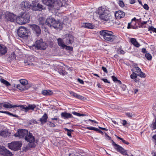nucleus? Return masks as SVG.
I'll use <instances>...</instances> for the list:
<instances>
[{"mask_svg":"<svg viewBox=\"0 0 156 156\" xmlns=\"http://www.w3.org/2000/svg\"><path fill=\"white\" fill-rule=\"evenodd\" d=\"M38 20L40 24L42 26L45 24L49 27H52L55 29H59L60 30L62 28L63 24L60 21L56 20L54 17L51 16L48 17L46 21L44 18L42 17H39Z\"/></svg>","mask_w":156,"mask_h":156,"instance_id":"obj_1","label":"nucleus"},{"mask_svg":"<svg viewBox=\"0 0 156 156\" xmlns=\"http://www.w3.org/2000/svg\"><path fill=\"white\" fill-rule=\"evenodd\" d=\"M101 36L106 42H110L113 44H116L119 42L118 37L114 35V33L107 30H103L99 32Z\"/></svg>","mask_w":156,"mask_h":156,"instance_id":"obj_2","label":"nucleus"},{"mask_svg":"<svg viewBox=\"0 0 156 156\" xmlns=\"http://www.w3.org/2000/svg\"><path fill=\"white\" fill-rule=\"evenodd\" d=\"M98 13L99 15L100 19L104 21H110V15L109 11L106 8L102 7L98 8Z\"/></svg>","mask_w":156,"mask_h":156,"instance_id":"obj_3","label":"nucleus"},{"mask_svg":"<svg viewBox=\"0 0 156 156\" xmlns=\"http://www.w3.org/2000/svg\"><path fill=\"white\" fill-rule=\"evenodd\" d=\"M30 15L29 13H22L21 14L16 18L17 23L20 24H25L29 22Z\"/></svg>","mask_w":156,"mask_h":156,"instance_id":"obj_4","label":"nucleus"},{"mask_svg":"<svg viewBox=\"0 0 156 156\" xmlns=\"http://www.w3.org/2000/svg\"><path fill=\"white\" fill-rule=\"evenodd\" d=\"M112 145L116 151L124 155L129 156L126 150L119 145L116 144L113 140H112Z\"/></svg>","mask_w":156,"mask_h":156,"instance_id":"obj_5","label":"nucleus"},{"mask_svg":"<svg viewBox=\"0 0 156 156\" xmlns=\"http://www.w3.org/2000/svg\"><path fill=\"white\" fill-rule=\"evenodd\" d=\"M25 139L26 141L29 142L28 145L30 147H35L36 144L34 143L35 141V138L31 133H29L25 137Z\"/></svg>","mask_w":156,"mask_h":156,"instance_id":"obj_6","label":"nucleus"},{"mask_svg":"<svg viewBox=\"0 0 156 156\" xmlns=\"http://www.w3.org/2000/svg\"><path fill=\"white\" fill-rule=\"evenodd\" d=\"M22 145V144L19 142L15 141L9 144L8 147L11 150L14 151H17L20 149Z\"/></svg>","mask_w":156,"mask_h":156,"instance_id":"obj_7","label":"nucleus"},{"mask_svg":"<svg viewBox=\"0 0 156 156\" xmlns=\"http://www.w3.org/2000/svg\"><path fill=\"white\" fill-rule=\"evenodd\" d=\"M16 16L12 13L8 12H5V19L7 22H13L16 19Z\"/></svg>","mask_w":156,"mask_h":156,"instance_id":"obj_8","label":"nucleus"},{"mask_svg":"<svg viewBox=\"0 0 156 156\" xmlns=\"http://www.w3.org/2000/svg\"><path fill=\"white\" fill-rule=\"evenodd\" d=\"M28 134V132L26 129H19L18 130L17 132L14 134V136L15 137H18L21 138L25 137Z\"/></svg>","mask_w":156,"mask_h":156,"instance_id":"obj_9","label":"nucleus"},{"mask_svg":"<svg viewBox=\"0 0 156 156\" xmlns=\"http://www.w3.org/2000/svg\"><path fill=\"white\" fill-rule=\"evenodd\" d=\"M34 45L38 49L44 50L46 49V44L43 42V40L41 38L40 40H37Z\"/></svg>","mask_w":156,"mask_h":156,"instance_id":"obj_10","label":"nucleus"},{"mask_svg":"<svg viewBox=\"0 0 156 156\" xmlns=\"http://www.w3.org/2000/svg\"><path fill=\"white\" fill-rule=\"evenodd\" d=\"M132 73H134L137 74L138 76L144 78L146 77L145 74L141 71L140 69L138 66H134L131 70Z\"/></svg>","mask_w":156,"mask_h":156,"instance_id":"obj_11","label":"nucleus"},{"mask_svg":"<svg viewBox=\"0 0 156 156\" xmlns=\"http://www.w3.org/2000/svg\"><path fill=\"white\" fill-rule=\"evenodd\" d=\"M18 36L21 37H24L28 36V33L27 28L24 27H20L18 30Z\"/></svg>","mask_w":156,"mask_h":156,"instance_id":"obj_12","label":"nucleus"},{"mask_svg":"<svg viewBox=\"0 0 156 156\" xmlns=\"http://www.w3.org/2000/svg\"><path fill=\"white\" fill-rule=\"evenodd\" d=\"M64 38L66 39L65 43L67 45L72 44L74 41V37L69 34H66Z\"/></svg>","mask_w":156,"mask_h":156,"instance_id":"obj_13","label":"nucleus"},{"mask_svg":"<svg viewBox=\"0 0 156 156\" xmlns=\"http://www.w3.org/2000/svg\"><path fill=\"white\" fill-rule=\"evenodd\" d=\"M0 154L5 156H12V153L4 147H0Z\"/></svg>","mask_w":156,"mask_h":156,"instance_id":"obj_14","label":"nucleus"},{"mask_svg":"<svg viewBox=\"0 0 156 156\" xmlns=\"http://www.w3.org/2000/svg\"><path fill=\"white\" fill-rule=\"evenodd\" d=\"M31 28L32 30L34 32L37 36H38L41 33V30L40 27L35 24H33L31 25Z\"/></svg>","mask_w":156,"mask_h":156,"instance_id":"obj_15","label":"nucleus"},{"mask_svg":"<svg viewBox=\"0 0 156 156\" xmlns=\"http://www.w3.org/2000/svg\"><path fill=\"white\" fill-rule=\"evenodd\" d=\"M20 106L22 108L24 109L25 112H28L30 110L33 111L36 107V106L35 104H29L26 107H25L23 105H20Z\"/></svg>","mask_w":156,"mask_h":156,"instance_id":"obj_16","label":"nucleus"},{"mask_svg":"<svg viewBox=\"0 0 156 156\" xmlns=\"http://www.w3.org/2000/svg\"><path fill=\"white\" fill-rule=\"evenodd\" d=\"M8 49L4 45L0 44V56H2L6 54Z\"/></svg>","mask_w":156,"mask_h":156,"instance_id":"obj_17","label":"nucleus"},{"mask_svg":"<svg viewBox=\"0 0 156 156\" xmlns=\"http://www.w3.org/2000/svg\"><path fill=\"white\" fill-rule=\"evenodd\" d=\"M125 16V13L121 10L118 11L115 13V16L118 19L123 18Z\"/></svg>","mask_w":156,"mask_h":156,"instance_id":"obj_18","label":"nucleus"},{"mask_svg":"<svg viewBox=\"0 0 156 156\" xmlns=\"http://www.w3.org/2000/svg\"><path fill=\"white\" fill-rule=\"evenodd\" d=\"M33 5L34 7H37L39 11H41L42 10L45 9V8L43 5L41 4L37 3V2H33Z\"/></svg>","mask_w":156,"mask_h":156,"instance_id":"obj_19","label":"nucleus"},{"mask_svg":"<svg viewBox=\"0 0 156 156\" xmlns=\"http://www.w3.org/2000/svg\"><path fill=\"white\" fill-rule=\"evenodd\" d=\"M30 4L28 1H23L20 4L21 9L24 10V9H28L30 8Z\"/></svg>","mask_w":156,"mask_h":156,"instance_id":"obj_20","label":"nucleus"},{"mask_svg":"<svg viewBox=\"0 0 156 156\" xmlns=\"http://www.w3.org/2000/svg\"><path fill=\"white\" fill-rule=\"evenodd\" d=\"M61 116L62 117L65 119H69L73 118V116L71 114L67 113L66 112H62Z\"/></svg>","mask_w":156,"mask_h":156,"instance_id":"obj_21","label":"nucleus"},{"mask_svg":"<svg viewBox=\"0 0 156 156\" xmlns=\"http://www.w3.org/2000/svg\"><path fill=\"white\" fill-rule=\"evenodd\" d=\"M62 6V4L60 1H54L52 6L55 9H58Z\"/></svg>","mask_w":156,"mask_h":156,"instance_id":"obj_22","label":"nucleus"},{"mask_svg":"<svg viewBox=\"0 0 156 156\" xmlns=\"http://www.w3.org/2000/svg\"><path fill=\"white\" fill-rule=\"evenodd\" d=\"M48 118V116L47 115L46 113H44L42 117L40 119L39 121L41 122V123L42 125H43L46 122Z\"/></svg>","mask_w":156,"mask_h":156,"instance_id":"obj_23","label":"nucleus"},{"mask_svg":"<svg viewBox=\"0 0 156 156\" xmlns=\"http://www.w3.org/2000/svg\"><path fill=\"white\" fill-rule=\"evenodd\" d=\"M130 42L134 46L137 48H139L140 45V44L136 40L135 38H131L130 40Z\"/></svg>","mask_w":156,"mask_h":156,"instance_id":"obj_24","label":"nucleus"},{"mask_svg":"<svg viewBox=\"0 0 156 156\" xmlns=\"http://www.w3.org/2000/svg\"><path fill=\"white\" fill-rule=\"evenodd\" d=\"M42 94L45 96H48L52 95L53 93L51 90H42Z\"/></svg>","mask_w":156,"mask_h":156,"instance_id":"obj_25","label":"nucleus"},{"mask_svg":"<svg viewBox=\"0 0 156 156\" xmlns=\"http://www.w3.org/2000/svg\"><path fill=\"white\" fill-rule=\"evenodd\" d=\"M42 2L46 5L52 6L54 0H42Z\"/></svg>","mask_w":156,"mask_h":156,"instance_id":"obj_26","label":"nucleus"},{"mask_svg":"<svg viewBox=\"0 0 156 156\" xmlns=\"http://www.w3.org/2000/svg\"><path fill=\"white\" fill-rule=\"evenodd\" d=\"M83 26L85 28L90 29H93L94 27V25L91 23H84Z\"/></svg>","mask_w":156,"mask_h":156,"instance_id":"obj_27","label":"nucleus"},{"mask_svg":"<svg viewBox=\"0 0 156 156\" xmlns=\"http://www.w3.org/2000/svg\"><path fill=\"white\" fill-rule=\"evenodd\" d=\"M57 41L58 44L59 46L62 47L63 49L65 48V46H66V45L65 44L62 39L61 38H59L58 39Z\"/></svg>","mask_w":156,"mask_h":156,"instance_id":"obj_28","label":"nucleus"},{"mask_svg":"<svg viewBox=\"0 0 156 156\" xmlns=\"http://www.w3.org/2000/svg\"><path fill=\"white\" fill-rule=\"evenodd\" d=\"M133 22H131L128 23V26L127 27V28L128 29H136L138 28V27L136 26H134L133 24H132V23H133Z\"/></svg>","mask_w":156,"mask_h":156,"instance_id":"obj_29","label":"nucleus"},{"mask_svg":"<svg viewBox=\"0 0 156 156\" xmlns=\"http://www.w3.org/2000/svg\"><path fill=\"white\" fill-rule=\"evenodd\" d=\"M16 87L20 90H25L27 89L25 86L20 84H17Z\"/></svg>","mask_w":156,"mask_h":156,"instance_id":"obj_30","label":"nucleus"},{"mask_svg":"<svg viewBox=\"0 0 156 156\" xmlns=\"http://www.w3.org/2000/svg\"><path fill=\"white\" fill-rule=\"evenodd\" d=\"M0 135L5 137H7L9 135V133L8 132L3 130L0 132Z\"/></svg>","mask_w":156,"mask_h":156,"instance_id":"obj_31","label":"nucleus"},{"mask_svg":"<svg viewBox=\"0 0 156 156\" xmlns=\"http://www.w3.org/2000/svg\"><path fill=\"white\" fill-rule=\"evenodd\" d=\"M1 81L2 83L5 85L7 87L11 86V84L9 82L3 79H1Z\"/></svg>","mask_w":156,"mask_h":156,"instance_id":"obj_32","label":"nucleus"},{"mask_svg":"<svg viewBox=\"0 0 156 156\" xmlns=\"http://www.w3.org/2000/svg\"><path fill=\"white\" fill-rule=\"evenodd\" d=\"M148 31H150V33H152V31L156 33V28H154L153 26H149L148 27Z\"/></svg>","mask_w":156,"mask_h":156,"instance_id":"obj_33","label":"nucleus"},{"mask_svg":"<svg viewBox=\"0 0 156 156\" xmlns=\"http://www.w3.org/2000/svg\"><path fill=\"white\" fill-rule=\"evenodd\" d=\"M0 113L6 114L9 115H10V116H13V117H17L18 116L17 115H14V114H12V113L10 112H9L3 111H0Z\"/></svg>","mask_w":156,"mask_h":156,"instance_id":"obj_34","label":"nucleus"},{"mask_svg":"<svg viewBox=\"0 0 156 156\" xmlns=\"http://www.w3.org/2000/svg\"><path fill=\"white\" fill-rule=\"evenodd\" d=\"M151 128L152 130L156 129V118L153 121V123L151 126Z\"/></svg>","mask_w":156,"mask_h":156,"instance_id":"obj_35","label":"nucleus"},{"mask_svg":"<svg viewBox=\"0 0 156 156\" xmlns=\"http://www.w3.org/2000/svg\"><path fill=\"white\" fill-rule=\"evenodd\" d=\"M20 84L25 86L28 83V81L25 79H21L20 80Z\"/></svg>","mask_w":156,"mask_h":156,"instance_id":"obj_36","label":"nucleus"},{"mask_svg":"<svg viewBox=\"0 0 156 156\" xmlns=\"http://www.w3.org/2000/svg\"><path fill=\"white\" fill-rule=\"evenodd\" d=\"M116 137L118 139H119L120 140H122V142L124 144H126V145H128L129 144V143L128 142L126 141L125 140H124L123 138H122L119 136H116Z\"/></svg>","mask_w":156,"mask_h":156,"instance_id":"obj_37","label":"nucleus"},{"mask_svg":"<svg viewBox=\"0 0 156 156\" xmlns=\"http://www.w3.org/2000/svg\"><path fill=\"white\" fill-rule=\"evenodd\" d=\"M126 115L127 117L130 118H131L133 117H134L135 116L134 114L133 113H130L129 112H127L126 113Z\"/></svg>","mask_w":156,"mask_h":156,"instance_id":"obj_38","label":"nucleus"},{"mask_svg":"<svg viewBox=\"0 0 156 156\" xmlns=\"http://www.w3.org/2000/svg\"><path fill=\"white\" fill-rule=\"evenodd\" d=\"M145 56L147 59L149 61L151 60L152 59V56L150 53H146Z\"/></svg>","mask_w":156,"mask_h":156,"instance_id":"obj_39","label":"nucleus"},{"mask_svg":"<svg viewBox=\"0 0 156 156\" xmlns=\"http://www.w3.org/2000/svg\"><path fill=\"white\" fill-rule=\"evenodd\" d=\"M65 130L66 131L68 132H67V135L71 137V133L72 132H73V130L72 129H68L67 128H65Z\"/></svg>","mask_w":156,"mask_h":156,"instance_id":"obj_40","label":"nucleus"},{"mask_svg":"<svg viewBox=\"0 0 156 156\" xmlns=\"http://www.w3.org/2000/svg\"><path fill=\"white\" fill-rule=\"evenodd\" d=\"M72 113L75 115H76L78 116H84V115L83 114H81L78 112H76L74 111L72 112Z\"/></svg>","mask_w":156,"mask_h":156,"instance_id":"obj_41","label":"nucleus"},{"mask_svg":"<svg viewBox=\"0 0 156 156\" xmlns=\"http://www.w3.org/2000/svg\"><path fill=\"white\" fill-rule=\"evenodd\" d=\"M137 76V74H135V73H132L131 74L130 77L131 79L134 80L135 78H136Z\"/></svg>","mask_w":156,"mask_h":156,"instance_id":"obj_42","label":"nucleus"},{"mask_svg":"<svg viewBox=\"0 0 156 156\" xmlns=\"http://www.w3.org/2000/svg\"><path fill=\"white\" fill-rule=\"evenodd\" d=\"M29 124L30 125H34V124H38V122L35 119H32L30 120Z\"/></svg>","mask_w":156,"mask_h":156,"instance_id":"obj_43","label":"nucleus"},{"mask_svg":"<svg viewBox=\"0 0 156 156\" xmlns=\"http://www.w3.org/2000/svg\"><path fill=\"white\" fill-rule=\"evenodd\" d=\"M69 93L71 96H73V97L75 98H76L77 95H78V94L77 93H75L72 91H69Z\"/></svg>","mask_w":156,"mask_h":156,"instance_id":"obj_44","label":"nucleus"},{"mask_svg":"<svg viewBox=\"0 0 156 156\" xmlns=\"http://www.w3.org/2000/svg\"><path fill=\"white\" fill-rule=\"evenodd\" d=\"M5 16V13H3V11L2 10H0V19L4 18Z\"/></svg>","mask_w":156,"mask_h":156,"instance_id":"obj_45","label":"nucleus"},{"mask_svg":"<svg viewBox=\"0 0 156 156\" xmlns=\"http://www.w3.org/2000/svg\"><path fill=\"white\" fill-rule=\"evenodd\" d=\"M118 4L121 7H124L125 6V4L122 1L119 0V1Z\"/></svg>","mask_w":156,"mask_h":156,"instance_id":"obj_46","label":"nucleus"},{"mask_svg":"<svg viewBox=\"0 0 156 156\" xmlns=\"http://www.w3.org/2000/svg\"><path fill=\"white\" fill-rule=\"evenodd\" d=\"M8 106L9 107H8V108H14L19 107V106H18L16 105H12L11 104L9 103H8Z\"/></svg>","mask_w":156,"mask_h":156,"instance_id":"obj_47","label":"nucleus"},{"mask_svg":"<svg viewBox=\"0 0 156 156\" xmlns=\"http://www.w3.org/2000/svg\"><path fill=\"white\" fill-rule=\"evenodd\" d=\"M86 128L89 130L96 131L97 128L94 127H87Z\"/></svg>","mask_w":156,"mask_h":156,"instance_id":"obj_48","label":"nucleus"},{"mask_svg":"<svg viewBox=\"0 0 156 156\" xmlns=\"http://www.w3.org/2000/svg\"><path fill=\"white\" fill-rule=\"evenodd\" d=\"M76 98L78 99L81 100H83L84 99V97L78 94Z\"/></svg>","mask_w":156,"mask_h":156,"instance_id":"obj_49","label":"nucleus"},{"mask_svg":"<svg viewBox=\"0 0 156 156\" xmlns=\"http://www.w3.org/2000/svg\"><path fill=\"white\" fill-rule=\"evenodd\" d=\"M10 57L12 60L16 59V55L14 53L11 54Z\"/></svg>","mask_w":156,"mask_h":156,"instance_id":"obj_50","label":"nucleus"},{"mask_svg":"<svg viewBox=\"0 0 156 156\" xmlns=\"http://www.w3.org/2000/svg\"><path fill=\"white\" fill-rule=\"evenodd\" d=\"M65 48H66V49L67 50L72 51L73 50V48L72 47L66 45V46H65Z\"/></svg>","mask_w":156,"mask_h":156,"instance_id":"obj_51","label":"nucleus"},{"mask_svg":"<svg viewBox=\"0 0 156 156\" xmlns=\"http://www.w3.org/2000/svg\"><path fill=\"white\" fill-rule=\"evenodd\" d=\"M48 125L50 127H55V125L54 123H52L51 122H48Z\"/></svg>","mask_w":156,"mask_h":156,"instance_id":"obj_52","label":"nucleus"},{"mask_svg":"<svg viewBox=\"0 0 156 156\" xmlns=\"http://www.w3.org/2000/svg\"><path fill=\"white\" fill-rule=\"evenodd\" d=\"M143 7L144 9L146 10H148L149 9L148 5L146 4H144Z\"/></svg>","mask_w":156,"mask_h":156,"instance_id":"obj_53","label":"nucleus"},{"mask_svg":"<svg viewBox=\"0 0 156 156\" xmlns=\"http://www.w3.org/2000/svg\"><path fill=\"white\" fill-rule=\"evenodd\" d=\"M112 78L113 81H114L115 82H116L117 80H118L117 78V77L114 76H112Z\"/></svg>","mask_w":156,"mask_h":156,"instance_id":"obj_54","label":"nucleus"},{"mask_svg":"<svg viewBox=\"0 0 156 156\" xmlns=\"http://www.w3.org/2000/svg\"><path fill=\"white\" fill-rule=\"evenodd\" d=\"M103 70V71L106 73H107L108 72V70L104 66H102L101 68Z\"/></svg>","mask_w":156,"mask_h":156,"instance_id":"obj_55","label":"nucleus"},{"mask_svg":"<svg viewBox=\"0 0 156 156\" xmlns=\"http://www.w3.org/2000/svg\"><path fill=\"white\" fill-rule=\"evenodd\" d=\"M101 80H102L104 82L110 83V82L107 79L105 78H101Z\"/></svg>","mask_w":156,"mask_h":156,"instance_id":"obj_56","label":"nucleus"},{"mask_svg":"<svg viewBox=\"0 0 156 156\" xmlns=\"http://www.w3.org/2000/svg\"><path fill=\"white\" fill-rule=\"evenodd\" d=\"M121 87L123 89V90H125L126 88V86L124 84H122Z\"/></svg>","mask_w":156,"mask_h":156,"instance_id":"obj_57","label":"nucleus"},{"mask_svg":"<svg viewBox=\"0 0 156 156\" xmlns=\"http://www.w3.org/2000/svg\"><path fill=\"white\" fill-rule=\"evenodd\" d=\"M96 131L98 132V133H100L102 135H103L104 133L101 130L98 129V128L97 129Z\"/></svg>","mask_w":156,"mask_h":156,"instance_id":"obj_58","label":"nucleus"},{"mask_svg":"<svg viewBox=\"0 0 156 156\" xmlns=\"http://www.w3.org/2000/svg\"><path fill=\"white\" fill-rule=\"evenodd\" d=\"M136 17H134V18H133V19H132L131 22H134V24H136Z\"/></svg>","mask_w":156,"mask_h":156,"instance_id":"obj_59","label":"nucleus"},{"mask_svg":"<svg viewBox=\"0 0 156 156\" xmlns=\"http://www.w3.org/2000/svg\"><path fill=\"white\" fill-rule=\"evenodd\" d=\"M105 135L106 138L108 140H111V138L110 136H109L106 133H105Z\"/></svg>","mask_w":156,"mask_h":156,"instance_id":"obj_60","label":"nucleus"},{"mask_svg":"<svg viewBox=\"0 0 156 156\" xmlns=\"http://www.w3.org/2000/svg\"><path fill=\"white\" fill-rule=\"evenodd\" d=\"M78 81L81 84H83L84 81L83 80H82L81 79L78 78Z\"/></svg>","mask_w":156,"mask_h":156,"instance_id":"obj_61","label":"nucleus"},{"mask_svg":"<svg viewBox=\"0 0 156 156\" xmlns=\"http://www.w3.org/2000/svg\"><path fill=\"white\" fill-rule=\"evenodd\" d=\"M122 124L123 126H125L127 124V121L125 120H122Z\"/></svg>","mask_w":156,"mask_h":156,"instance_id":"obj_62","label":"nucleus"},{"mask_svg":"<svg viewBox=\"0 0 156 156\" xmlns=\"http://www.w3.org/2000/svg\"><path fill=\"white\" fill-rule=\"evenodd\" d=\"M141 52L144 53H146L147 51L146 48H142L141 50Z\"/></svg>","mask_w":156,"mask_h":156,"instance_id":"obj_63","label":"nucleus"},{"mask_svg":"<svg viewBox=\"0 0 156 156\" xmlns=\"http://www.w3.org/2000/svg\"><path fill=\"white\" fill-rule=\"evenodd\" d=\"M152 138L155 140V145H156V134L153 136Z\"/></svg>","mask_w":156,"mask_h":156,"instance_id":"obj_64","label":"nucleus"}]
</instances>
